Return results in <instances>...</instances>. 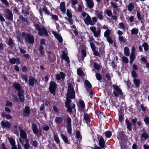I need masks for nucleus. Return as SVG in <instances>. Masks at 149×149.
Segmentation results:
<instances>
[{"label": "nucleus", "mask_w": 149, "mask_h": 149, "mask_svg": "<svg viewBox=\"0 0 149 149\" xmlns=\"http://www.w3.org/2000/svg\"><path fill=\"white\" fill-rule=\"evenodd\" d=\"M67 96L66 101L65 102V105L68 111L69 112L72 111V109H74L75 108V105L73 104L72 106V108L70 105L71 100L70 99H73L75 97V93L73 86L71 84H69L68 85V89L67 94Z\"/></svg>", "instance_id": "nucleus-1"}, {"label": "nucleus", "mask_w": 149, "mask_h": 149, "mask_svg": "<svg viewBox=\"0 0 149 149\" xmlns=\"http://www.w3.org/2000/svg\"><path fill=\"white\" fill-rule=\"evenodd\" d=\"M81 17L83 18L85 23L87 25H93L94 23L91 20L90 16L86 12H83L81 14Z\"/></svg>", "instance_id": "nucleus-2"}, {"label": "nucleus", "mask_w": 149, "mask_h": 149, "mask_svg": "<svg viewBox=\"0 0 149 149\" xmlns=\"http://www.w3.org/2000/svg\"><path fill=\"white\" fill-rule=\"evenodd\" d=\"M22 35L25 38L26 42L30 43H33L34 42V38L33 36L25 33H23Z\"/></svg>", "instance_id": "nucleus-3"}, {"label": "nucleus", "mask_w": 149, "mask_h": 149, "mask_svg": "<svg viewBox=\"0 0 149 149\" xmlns=\"http://www.w3.org/2000/svg\"><path fill=\"white\" fill-rule=\"evenodd\" d=\"M112 86L115 90L114 91H113V93L115 96H118V94L120 95H122V92L121 91L117 86L113 85Z\"/></svg>", "instance_id": "nucleus-4"}, {"label": "nucleus", "mask_w": 149, "mask_h": 149, "mask_svg": "<svg viewBox=\"0 0 149 149\" xmlns=\"http://www.w3.org/2000/svg\"><path fill=\"white\" fill-rule=\"evenodd\" d=\"M56 88V84L52 81L50 83L49 89L50 92L53 94L55 93V91Z\"/></svg>", "instance_id": "nucleus-5"}, {"label": "nucleus", "mask_w": 149, "mask_h": 149, "mask_svg": "<svg viewBox=\"0 0 149 149\" xmlns=\"http://www.w3.org/2000/svg\"><path fill=\"white\" fill-rule=\"evenodd\" d=\"M24 91L21 90L18 93V95L19 99L21 102H23L24 100Z\"/></svg>", "instance_id": "nucleus-6"}, {"label": "nucleus", "mask_w": 149, "mask_h": 149, "mask_svg": "<svg viewBox=\"0 0 149 149\" xmlns=\"http://www.w3.org/2000/svg\"><path fill=\"white\" fill-rule=\"evenodd\" d=\"M6 16L8 19L10 20L13 19V15L12 13L9 9H7L6 11Z\"/></svg>", "instance_id": "nucleus-7"}, {"label": "nucleus", "mask_w": 149, "mask_h": 149, "mask_svg": "<svg viewBox=\"0 0 149 149\" xmlns=\"http://www.w3.org/2000/svg\"><path fill=\"white\" fill-rule=\"evenodd\" d=\"M1 124L2 127L3 128H9L10 126V124L8 122H5L2 121Z\"/></svg>", "instance_id": "nucleus-8"}, {"label": "nucleus", "mask_w": 149, "mask_h": 149, "mask_svg": "<svg viewBox=\"0 0 149 149\" xmlns=\"http://www.w3.org/2000/svg\"><path fill=\"white\" fill-rule=\"evenodd\" d=\"M19 128L20 131L21 137L23 139H26L27 135L26 132L24 130H22L20 127H19Z\"/></svg>", "instance_id": "nucleus-9"}, {"label": "nucleus", "mask_w": 149, "mask_h": 149, "mask_svg": "<svg viewBox=\"0 0 149 149\" xmlns=\"http://www.w3.org/2000/svg\"><path fill=\"white\" fill-rule=\"evenodd\" d=\"M39 35L41 36H42L43 35L46 36H47L48 35V33L46 30L45 28L43 27L40 28V30H39Z\"/></svg>", "instance_id": "nucleus-10"}, {"label": "nucleus", "mask_w": 149, "mask_h": 149, "mask_svg": "<svg viewBox=\"0 0 149 149\" xmlns=\"http://www.w3.org/2000/svg\"><path fill=\"white\" fill-rule=\"evenodd\" d=\"M39 35L41 36H42L43 35L46 36H47L48 35V33L46 30L45 28L43 27L40 28V30H39Z\"/></svg>", "instance_id": "nucleus-11"}, {"label": "nucleus", "mask_w": 149, "mask_h": 149, "mask_svg": "<svg viewBox=\"0 0 149 149\" xmlns=\"http://www.w3.org/2000/svg\"><path fill=\"white\" fill-rule=\"evenodd\" d=\"M65 76V75L64 73L61 72L59 74H57L56 75V79L57 80H59L61 79V78L62 80H63Z\"/></svg>", "instance_id": "nucleus-12"}, {"label": "nucleus", "mask_w": 149, "mask_h": 149, "mask_svg": "<svg viewBox=\"0 0 149 149\" xmlns=\"http://www.w3.org/2000/svg\"><path fill=\"white\" fill-rule=\"evenodd\" d=\"M98 141L100 146L101 148H103L104 146L105 142L103 138L101 136L99 137Z\"/></svg>", "instance_id": "nucleus-13"}, {"label": "nucleus", "mask_w": 149, "mask_h": 149, "mask_svg": "<svg viewBox=\"0 0 149 149\" xmlns=\"http://www.w3.org/2000/svg\"><path fill=\"white\" fill-rule=\"evenodd\" d=\"M61 58L63 59L67 63L69 62V57L64 51L63 52V54L61 56Z\"/></svg>", "instance_id": "nucleus-14"}, {"label": "nucleus", "mask_w": 149, "mask_h": 149, "mask_svg": "<svg viewBox=\"0 0 149 149\" xmlns=\"http://www.w3.org/2000/svg\"><path fill=\"white\" fill-rule=\"evenodd\" d=\"M59 8L63 13H65L66 10L65 2H62L60 3Z\"/></svg>", "instance_id": "nucleus-15"}, {"label": "nucleus", "mask_w": 149, "mask_h": 149, "mask_svg": "<svg viewBox=\"0 0 149 149\" xmlns=\"http://www.w3.org/2000/svg\"><path fill=\"white\" fill-rule=\"evenodd\" d=\"M52 33L54 35L55 37L58 40L59 42L61 43L63 42L62 39L61 37L58 35L57 33L54 31H52Z\"/></svg>", "instance_id": "nucleus-16"}, {"label": "nucleus", "mask_w": 149, "mask_h": 149, "mask_svg": "<svg viewBox=\"0 0 149 149\" xmlns=\"http://www.w3.org/2000/svg\"><path fill=\"white\" fill-rule=\"evenodd\" d=\"M29 85L31 86H33L34 84H35L37 82V81L36 79L32 77L29 78Z\"/></svg>", "instance_id": "nucleus-17"}, {"label": "nucleus", "mask_w": 149, "mask_h": 149, "mask_svg": "<svg viewBox=\"0 0 149 149\" xmlns=\"http://www.w3.org/2000/svg\"><path fill=\"white\" fill-rule=\"evenodd\" d=\"M32 128L33 133L35 134L38 133V130L37 126L34 124H33L32 125Z\"/></svg>", "instance_id": "nucleus-18"}, {"label": "nucleus", "mask_w": 149, "mask_h": 149, "mask_svg": "<svg viewBox=\"0 0 149 149\" xmlns=\"http://www.w3.org/2000/svg\"><path fill=\"white\" fill-rule=\"evenodd\" d=\"M86 3L88 7L90 8H92L94 6L93 2L92 0H86Z\"/></svg>", "instance_id": "nucleus-19"}, {"label": "nucleus", "mask_w": 149, "mask_h": 149, "mask_svg": "<svg viewBox=\"0 0 149 149\" xmlns=\"http://www.w3.org/2000/svg\"><path fill=\"white\" fill-rule=\"evenodd\" d=\"M13 86L18 91H20L21 88V87L19 84L17 82L14 83L13 84Z\"/></svg>", "instance_id": "nucleus-20"}, {"label": "nucleus", "mask_w": 149, "mask_h": 149, "mask_svg": "<svg viewBox=\"0 0 149 149\" xmlns=\"http://www.w3.org/2000/svg\"><path fill=\"white\" fill-rule=\"evenodd\" d=\"M29 113V107L26 106L24 110V114L26 116Z\"/></svg>", "instance_id": "nucleus-21"}, {"label": "nucleus", "mask_w": 149, "mask_h": 149, "mask_svg": "<svg viewBox=\"0 0 149 149\" xmlns=\"http://www.w3.org/2000/svg\"><path fill=\"white\" fill-rule=\"evenodd\" d=\"M26 143L24 145V147L25 149H29L30 145L29 144V141L28 139L25 140Z\"/></svg>", "instance_id": "nucleus-22"}, {"label": "nucleus", "mask_w": 149, "mask_h": 149, "mask_svg": "<svg viewBox=\"0 0 149 149\" xmlns=\"http://www.w3.org/2000/svg\"><path fill=\"white\" fill-rule=\"evenodd\" d=\"M126 123L127 125V129L130 131H131L132 130V125L131 123L128 120H126Z\"/></svg>", "instance_id": "nucleus-23"}, {"label": "nucleus", "mask_w": 149, "mask_h": 149, "mask_svg": "<svg viewBox=\"0 0 149 149\" xmlns=\"http://www.w3.org/2000/svg\"><path fill=\"white\" fill-rule=\"evenodd\" d=\"M134 82L136 87H139L140 85V81L139 79L134 78Z\"/></svg>", "instance_id": "nucleus-24"}, {"label": "nucleus", "mask_w": 149, "mask_h": 149, "mask_svg": "<svg viewBox=\"0 0 149 149\" xmlns=\"http://www.w3.org/2000/svg\"><path fill=\"white\" fill-rule=\"evenodd\" d=\"M124 52L125 55L127 56H129L130 54V51L129 48L126 47L124 48Z\"/></svg>", "instance_id": "nucleus-25"}, {"label": "nucleus", "mask_w": 149, "mask_h": 149, "mask_svg": "<svg viewBox=\"0 0 149 149\" xmlns=\"http://www.w3.org/2000/svg\"><path fill=\"white\" fill-rule=\"evenodd\" d=\"M111 30L109 29H107L104 33V36L105 37L109 36L110 34Z\"/></svg>", "instance_id": "nucleus-26"}, {"label": "nucleus", "mask_w": 149, "mask_h": 149, "mask_svg": "<svg viewBox=\"0 0 149 149\" xmlns=\"http://www.w3.org/2000/svg\"><path fill=\"white\" fill-rule=\"evenodd\" d=\"M8 139L11 144V145L13 146H15V142L12 138H8Z\"/></svg>", "instance_id": "nucleus-27"}, {"label": "nucleus", "mask_w": 149, "mask_h": 149, "mask_svg": "<svg viewBox=\"0 0 149 149\" xmlns=\"http://www.w3.org/2000/svg\"><path fill=\"white\" fill-rule=\"evenodd\" d=\"M102 13L103 12L101 11H99L97 13V15L100 19H101L103 18Z\"/></svg>", "instance_id": "nucleus-28"}, {"label": "nucleus", "mask_w": 149, "mask_h": 149, "mask_svg": "<svg viewBox=\"0 0 149 149\" xmlns=\"http://www.w3.org/2000/svg\"><path fill=\"white\" fill-rule=\"evenodd\" d=\"M135 59V54H131L130 57V63H132Z\"/></svg>", "instance_id": "nucleus-29"}, {"label": "nucleus", "mask_w": 149, "mask_h": 149, "mask_svg": "<svg viewBox=\"0 0 149 149\" xmlns=\"http://www.w3.org/2000/svg\"><path fill=\"white\" fill-rule=\"evenodd\" d=\"M79 107L82 109V111L84 110L85 108V104L83 101L80 100L79 101Z\"/></svg>", "instance_id": "nucleus-30"}, {"label": "nucleus", "mask_w": 149, "mask_h": 149, "mask_svg": "<svg viewBox=\"0 0 149 149\" xmlns=\"http://www.w3.org/2000/svg\"><path fill=\"white\" fill-rule=\"evenodd\" d=\"M61 137L65 143H68V140L67 137L64 134H62L61 135Z\"/></svg>", "instance_id": "nucleus-31"}, {"label": "nucleus", "mask_w": 149, "mask_h": 149, "mask_svg": "<svg viewBox=\"0 0 149 149\" xmlns=\"http://www.w3.org/2000/svg\"><path fill=\"white\" fill-rule=\"evenodd\" d=\"M1 116L3 117H5L7 119H10L12 118L11 116L9 114H6L4 113H2Z\"/></svg>", "instance_id": "nucleus-32"}, {"label": "nucleus", "mask_w": 149, "mask_h": 149, "mask_svg": "<svg viewBox=\"0 0 149 149\" xmlns=\"http://www.w3.org/2000/svg\"><path fill=\"white\" fill-rule=\"evenodd\" d=\"M39 52H40V55L41 56H42L44 53V49L43 47L41 46V45L40 46V47L39 49Z\"/></svg>", "instance_id": "nucleus-33"}, {"label": "nucleus", "mask_w": 149, "mask_h": 149, "mask_svg": "<svg viewBox=\"0 0 149 149\" xmlns=\"http://www.w3.org/2000/svg\"><path fill=\"white\" fill-rule=\"evenodd\" d=\"M95 37H97L100 33V29L96 30L93 33Z\"/></svg>", "instance_id": "nucleus-34"}, {"label": "nucleus", "mask_w": 149, "mask_h": 149, "mask_svg": "<svg viewBox=\"0 0 149 149\" xmlns=\"http://www.w3.org/2000/svg\"><path fill=\"white\" fill-rule=\"evenodd\" d=\"M134 6L131 3L129 4L128 6V10L130 11H131L134 8Z\"/></svg>", "instance_id": "nucleus-35"}, {"label": "nucleus", "mask_w": 149, "mask_h": 149, "mask_svg": "<svg viewBox=\"0 0 149 149\" xmlns=\"http://www.w3.org/2000/svg\"><path fill=\"white\" fill-rule=\"evenodd\" d=\"M62 120V119L60 117H56L55 119V121L57 123H61Z\"/></svg>", "instance_id": "nucleus-36"}, {"label": "nucleus", "mask_w": 149, "mask_h": 149, "mask_svg": "<svg viewBox=\"0 0 149 149\" xmlns=\"http://www.w3.org/2000/svg\"><path fill=\"white\" fill-rule=\"evenodd\" d=\"M54 139L55 141L58 144L60 143V141L58 138V136L56 135H54Z\"/></svg>", "instance_id": "nucleus-37"}, {"label": "nucleus", "mask_w": 149, "mask_h": 149, "mask_svg": "<svg viewBox=\"0 0 149 149\" xmlns=\"http://www.w3.org/2000/svg\"><path fill=\"white\" fill-rule=\"evenodd\" d=\"M104 133L106 137L107 138H109L111 136V133L110 131H107L106 132Z\"/></svg>", "instance_id": "nucleus-38"}, {"label": "nucleus", "mask_w": 149, "mask_h": 149, "mask_svg": "<svg viewBox=\"0 0 149 149\" xmlns=\"http://www.w3.org/2000/svg\"><path fill=\"white\" fill-rule=\"evenodd\" d=\"M142 46L144 47L145 50L148 51V45L146 43H143L142 45Z\"/></svg>", "instance_id": "nucleus-39"}, {"label": "nucleus", "mask_w": 149, "mask_h": 149, "mask_svg": "<svg viewBox=\"0 0 149 149\" xmlns=\"http://www.w3.org/2000/svg\"><path fill=\"white\" fill-rule=\"evenodd\" d=\"M138 29L136 28H134L131 30V33L132 34H136L138 33Z\"/></svg>", "instance_id": "nucleus-40"}, {"label": "nucleus", "mask_w": 149, "mask_h": 149, "mask_svg": "<svg viewBox=\"0 0 149 149\" xmlns=\"http://www.w3.org/2000/svg\"><path fill=\"white\" fill-rule=\"evenodd\" d=\"M84 116V119L86 121V123H88L90 122V120L88 115L87 114H85Z\"/></svg>", "instance_id": "nucleus-41"}, {"label": "nucleus", "mask_w": 149, "mask_h": 149, "mask_svg": "<svg viewBox=\"0 0 149 149\" xmlns=\"http://www.w3.org/2000/svg\"><path fill=\"white\" fill-rule=\"evenodd\" d=\"M119 40L120 42L124 43L125 42V39L124 37L122 36H120L119 37Z\"/></svg>", "instance_id": "nucleus-42"}, {"label": "nucleus", "mask_w": 149, "mask_h": 149, "mask_svg": "<svg viewBox=\"0 0 149 149\" xmlns=\"http://www.w3.org/2000/svg\"><path fill=\"white\" fill-rule=\"evenodd\" d=\"M84 84L88 88H91V85L90 83L88 80H86L84 81Z\"/></svg>", "instance_id": "nucleus-43"}, {"label": "nucleus", "mask_w": 149, "mask_h": 149, "mask_svg": "<svg viewBox=\"0 0 149 149\" xmlns=\"http://www.w3.org/2000/svg\"><path fill=\"white\" fill-rule=\"evenodd\" d=\"M76 137L78 139H81V136L79 131H77L76 132Z\"/></svg>", "instance_id": "nucleus-44"}, {"label": "nucleus", "mask_w": 149, "mask_h": 149, "mask_svg": "<svg viewBox=\"0 0 149 149\" xmlns=\"http://www.w3.org/2000/svg\"><path fill=\"white\" fill-rule=\"evenodd\" d=\"M66 14L69 18L72 17V15L70 11L68 9L67 10Z\"/></svg>", "instance_id": "nucleus-45"}, {"label": "nucleus", "mask_w": 149, "mask_h": 149, "mask_svg": "<svg viewBox=\"0 0 149 149\" xmlns=\"http://www.w3.org/2000/svg\"><path fill=\"white\" fill-rule=\"evenodd\" d=\"M7 44L10 47L12 46L13 44V42L10 38L9 39V41L7 43Z\"/></svg>", "instance_id": "nucleus-46"}, {"label": "nucleus", "mask_w": 149, "mask_h": 149, "mask_svg": "<svg viewBox=\"0 0 149 149\" xmlns=\"http://www.w3.org/2000/svg\"><path fill=\"white\" fill-rule=\"evenodd\" d=\"M148 135L146 133H143L142 135V137L144 138L145 139H146L148 137Z\"/></svg>", "instance_id": "nucleus-47"}, {"label": "nucleus", "mask_w": 149, "mask_h": 149, "mask_svg": "<svg viewBox=\"0 0 149 149\" xmlns=\"http://www.w3.org/2000/svg\"><path fill=\"white\" fill-rule=\"evenodd\" d=\"M77 74L81 76L83 74V72L79 69H77Z\"/></svg>", "instance_id": "nucleus-48"}, {"label": "nucleus", "mask_w": 149, "mask_h": 149, "mask_svg": "<svg viewBox=\"0 0 149 149\" xmlns=\"http://www.w3.org/2000/svg\"><path fill=\"white\" fill-rule=\"evenodd\" d=\"M96 78L98 80H100L102 79V77L100 74L99 73H96L95 75Z\"/></svg>", "instance_id": "nucleus-49"}, {"label": "nucleus", "mask_w": 149, "mask_h": 149, "mask_svg": "<svg viewBox=\"0 0 149 149\" xmlns=\"http://www.w3.org/2000/svg\"><path fill=\"white\" fill-rule=\"evenodd\" d=\"M107 38V41L110 44L112 43L113 41L110 36L106 37Z\"/></svg>", "instance_id": "nucleus-50"}, {"label": "nucleus", "mask_w": 149, "mask_h": 149, "mask_svg": "<svg viewBox=\"0 0 149 149\" xmlns=\"http://www.w3.org/2000/svg\"><path fill=\"white\" fill-rule=\"evenodd\" d=\"M106 13L107 15L109 16H111L112 15V12L109 10H107Z\"/></svg>", "instance_id": "nucleus-51"}, {"label": "nucleus", "mask_w": 149, "mask_h": 149, "mask_svg": "<svg viewBox=\"0 0 149 149\" xmlns=\"http://www.w3.org/2000/svg\"><path fill=\"white\" fill-rule=\"evenodd\" d=\"M137 17L138 19L140 20H141L142 19V18L141 15L140 13L138 12L137 14Z\"/></svg>", "instance_id": "nucleus-52"}, {"label": "nucleus", "mask_w": 149, "mask_h": 149, "mask_svg": "<svg viewBox=\"0 0 149 149\" xmlns=\"http://www.w3.org/2000/svg\"><path fill=\"white\" fill-rule=\"evenodd\" d=\"M67 129L68 132L70 133L72 130L71 125H68L67 126Z\"/></svg>", "instance_id": "nucleus-53"}, {"label": "nucleus", "mask_w": 149, "mask_h": 149, "mask_svg": "<svg viewBox=\"0 0 149 149\" xmlns=\"http://www.w3.org/2000/svg\"><path fill=\"white\" fill-rule=\"evenodd\" d=\"M123 61L125 63H128V58L125 56H123L122 57Z\"/></svg>", "instance_id": "nucleus-54"}, {"label": "nucleus", "mask_w": 149, "mask_h": 149, "mask_svg": "<svg viewBox=\"0 0 149 149\" xmlns=\"http://www.w3.org/2000/svg\"><path fill=\"white\" fill-rule=\"evenodd\" d=\"M132 77L134 78L136 77L137 76V74L136 72L134 70L132 71Z\"/></svg>", "instance_id": "nucleus-55"}, {"label": "nucleus", "mask_w": 149, "mask_h": 149, "mask_svg": "<svg viewBox=\"0 0 149 149\" xmlns=\"http://www.w3.org/2000/svg\"><path fill=\"white\" fill-rule=\"evenodd\" d=\"M22 78L24 79L26 82L27 81V76L25 75H22Z\"/></svg>", "instance_id": "nucleus-56"}, {"label": "nucleus", "mask_w": 149, "mask_h": 149, "mask_svg": "<svg viewBox=\"0 0 149 149\" xmlns=\"http://www.w3.org/2000/svg\"><path fill=\"white\" fill-rule=\"evenodd\" d=\"M52 18L54 20L56 21L58 20V17L56 15H53L52 16Z\"/></svg>", "instance_id": "nucleus-57"}, {"label": "nucleus", "mask_w": 149, "mask_h": 149, "mask_svg": "<svg viewBox=\"0 0 149 149\" xmlns=\"http://www.w3.org/2000/svg\"><path fill=\"white\" fill-rule=\"evenodd\" d=\"M144 121L146 124H149V118L146 117L144 119Z\"/></svg>", "instance_id": "nucleus-58"}, {"label": "nucleus", "mask_w": 149, "mask_h": 149, "mask_svg": "<svg viewBox=\"0 0 149 149\" xmlns=\"http://www.w3.org/2000/svg\"><path fill=\"white\" fill-rule=\"evenodd\" d=\"M90 46L93 50H94L95 49V45L92 42L91 43Z\"/></svg>", "instance_id": "nucleus-59"}, {"label": "nucleus", "mask_w": 149, "mask_h": 149, "mask_svg": "<svg viewBox=\"0 0 149 149\" xmlns=\"http://www.w3.org/2000/svg\"><path fill=\"white\" fill-rule=\"evenodd\" d=\"M10 63L13 64H15V58H13L10 60Z\"/></svg>", "instance_id": "nucleus-60"}, {"label": "nucleus", "mask_w": 149, "mask_h": 149, "mask_svg": "<svg viewBox=\"0 0 149 149\" xmlns=\"http://www.w3.org/2000/svg\"><path fill=\"white\" fill-rule=\"evenodd\" d=\"M120 28L124 29L125 28L124 24L123 23H120L119 24Z\"/></svg>", "instance_id": "nucleus-61"}, {"label": "nucleus", "mask_w": 149, "mask_h": 149, "mask_svg": "<svg viewBox=\"0 0 149 149\" xmlns=\"http://www.w3.org/2000/svg\"><path fill=\"white\" fill-rule=\"evenodd\" d=\"M94 66L95 68L97 70H98L100 68V66L98 65L96 63H94Z\"/></svg>", "instance_id": "nucleus-62"}, {"label": "nucleus", "mask_w": 149, "mask_h": 149, "mask_svg": "<svg viewBox=\"0 0 149 149\" xmlns=\"http://www.w3.org/2000/svg\"><path fill=\"white\" fill-rule=\"evenodd\" d=\"M71 119L69 117H68L67 118V122L68 125H71Z\"/></svg>", "instance_id": "nucleus-63"}, {"label": "nucleus", "mask_w": 149, "mask_h": 149, "mask_svg": "<svg viewBox=\"0 0 149 149\" xmlns=\"http://www.w3.org/2000/svg\"><path fill=\"white\" fill-rule=\"evenodd\" d=\"M81 52L83 56L84 57H86V51L85 50L83 49L81 50Z\"/></svg>", "instance_id": "nucleus-64"}]
</instances>
